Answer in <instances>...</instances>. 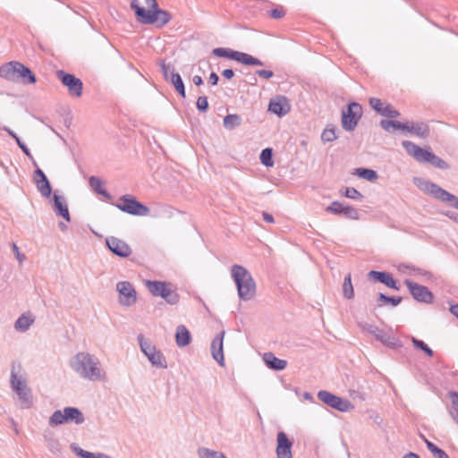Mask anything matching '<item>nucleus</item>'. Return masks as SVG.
<instances>
[{"instance_id":"nucleus-29","label":"nucleus","mask_w":458,"mask_h":458,"mask_svg":"<svg viewBox=\"0 0 458 458\" xmlns=\"http://www.w3.org/2000/svg\"><path fill=\"white\" fill-rule=\"evenodd\" d=\"M65 423H75L76 425H81L85 421V417L81 411L77 407H65Z\"/></svg>"},{"instance_id":"nucleus-38","label":"nucleus","mask_w":458,"mask_h":458,"mask_svg":"<svg viewBox=\"0 0 458 458\" xmlns=\"http://www.w3.org/2000/svg\"><path fill=\"white\" fill-rule=\"evenodd\" d=\"M3 131H6L17 143V145L19 146V148L21 149V151L29 157V158H31L32 159V155L30 153V150L29 149V148L26 146V144L21 141V138L13 131L11 130L9 127L7 126H4L2 128Z\"/></svg>"},{"instance_id":"nucleus-52","label":"nucleus","mask_w":458,"mask_h":458,"mask_svg":"<svg viewBox=\"0 0 458 458\" xmlns=\"http://www.w3.org/2000/svg\"><path fill=\"white\" fill-rule=\"evenodd\" d=\"M12 250L16 259H18L19 263L21 264L25 260L26 256L23 253L20 252L19 247L14 242H13L12 244Z\"/></svg>"},{"instance_id":"nucleus-40","label":"nucleus","mask_w":458,"mask_h":458,"mask_svg":"<svg viewBox=\"0 0 458 458\" xmlns=\"http://www.w3.org/2000/svg\"><path fill=\"white\" fill-rule=\"evenodd\" d=\"M343 294L344 298L350 300L354 297V290L352 284V276L349 273L344 276V283H343Z\"/></svg>"},{"instance_id":"nucleus-23","label":"nucleus","mask_w":458,"mask_h":458,"mask_svg":"<svg viewBox=\"0 0 458 458\" xmlns=\"http://www.w3.org/2000/svg\"><path fill=\"white\" fill-rule=\"evenodd\" d=\"M268 111L282 117L290 111L286 98H272L268 104Z\"/></svg>"},{"instance_id":"nucleus-53","label":"nucleus","mask_w":458,"mask_h":458,"mask_svg":"<svg viewBox=\"0 0 458 458\" xmlns=\"http://www.w3.org/2000/svg\"><path fill=\"white\" fill-rule=\"evenodd\" d=\"M48 447L49 449L54 453L57 454L60 453L61 447L58 440L51 438L48 440Z\"/></svg>"},{"instance_id":"nucleus-47","label":"nucleus","mask_w":458,"mask_h":458,"mask_svg":"<svg viewBox=\"0 0 458 458\" xmlns=\"http://www.w3.org/2000/svg\"><path fill=\"white\" fill-rule=\"evenodd\" d=\"M341 193L344 197L352 199H360L363 198L362 194L358 190L352 187H346L344 189V191Z\"/></svg>"},{"instance_id":"nucleus-21","label":"nucleus","mask_w":458,"mask_h":458,"mask_svg":"<svg viewBox=\"0 0 458 458\" xmlns=\"http://www.w3.org/2000/svg\"><path fill=\"white\" fill-rule=\"evenodd\" d=\"M52 208L57 216L64 218L66 222H71V215L69 212L66 199L64 196L55 191L52 198Z\"/></svg>"},{"instance_id":"nucleus-16","label":"nucleus","mask_w":458,"mask_h":458,"mask_svg":"<svg viewBox=\"0 0 458 458\" xmlns=\"http://www.w3.org/2000/svg\"><path fill=\"white\" fill-rule=\"evenodd\" d=\"M116 290L120 294V303L123 306H131L137 301V293L132 284L128 281L117 283Z\"/></svg>"},{"instance_id":"nucleus-37","label":"nucleus","mask_w":458,"mask_h":458,"mask_svg":"<svg viewBox=\"0 0 458 458\" xmlns=\"http://www.w3.org/2000/svg\"><path fill=\"white\" fill-rule=\"evenodd\" d=\"M242 116L237 114H229L224 117L223 124L226 130L232 131L242 124Z\"/></svg>"},{"instance_id":"nucleus-5","label":"nucleus","mask_w":458,"mask_h":458,"mask_svg":"<svg viewBox=\"0 0 458 458\" xmlns=\"http://www.w3.org/2000/svg\"><path fill=\"white\" fill-rule=\"evenodd\" d=\"M363 114L362 106L355 101L348 103L341 112V125L346 131H353Z\"/></svg>"},{"instance_id":"nucleus-43","label":"nucleus","mask_w":458,"mask_h":458,"mask_svg":"<svg viewBox=\"0 0 458 458\" xmlns=\"http://www.w3.org/2000/svg\"><path fill=\"white\" fill-rule=\"evenodd\" d=\"M411 343L415 349L422 351L427 356L432 357L434 355V351L424 341L412 336Z\"/></svg>"},{"instance_id":"nucleus-58","label":"nucleus","mask_w":458,"mask_h":458,"mask_svg":"<svg viewBox=\"0 0 458 458\" xmlns=\"http://www.w3.org/2000/svg\"><path fill=\"white\" fill-rule=\"evenodd\" d=\"M393 120L383 119L380 121V126L386 131H390V128H392Z\"/></svg>"},{"instance_id":"nucleus-55","label":"nucleus","mask_w":458,"mask_h":458,"mask_svg":"<svg viewBox=\"0 0 458 458\" xmlns=\"http://www.w3.org/2000/svg\"><path fill=\"white\" fill-rule=\"evenodd\" d=\"M159 66L161 68V71H162L165 80L168 81L169 80V74H168L169 66L165 64V61L163 59L159 60Z\"/></svg>"},{"instance_id":"nucleus-30","label":"nucleus","mask_w":458,"mask_h":458,"mask_svg":"<svg viewBox=\"0 0 458 458\" xmlns=\"http://www.w3.org/2000/svg\"><path fill=\"white\" fill-rule=\"evenodd\" d=\"M175 343L179 347H185L191 343V335L185 326L179 325L176 327Z\"/></svg>"},{"instance_id":"nucleus-20","label":"nucleus","mask_w":458,"mask_h":458,"mask_svg":"<svg viewBox=\"0 0 458 458\" xmlns=\"http://www.w3.org/2000/svg\"><path fill=\"white\" fill-rule=\"evenodd\" d=\"M33 182L38 191L44 198H50L52 194V185L42 169L37 167L34 170Z\"/></svg>"},{"instance_id":"nucleus-54","label":"nucleus","mask_w":458,"mask_h":458,"mask_svg":"<svg viewBox=\"0 0 458 458\" xmlns=\"http://www.w3.org/2000/svg\"><path fill=\"white\" fill-rule=\"evenodd\" d=\"M255 74L264 79H270L274 76V72L270 70H257Z\"/></svg>"},{"instance_id":"nucleus-17","label":"nucleus","mask_w":458,"mask_h":458,"mask_svg":"<svg viewBox=\"0 0 458 458\" xmlns=\"http://www.w3.org/2000/svg\"><path fill=\"white\" fill-rule=\"evenodd\" d=\"M106 244L109 250L119 258H128L131 254L130 245L117 237H107L106 239Z\"/></svg>"},{"instance_id":"nucleus-18","label":"nucleus","mask_w":458,"mask_h":458,"mask_svg":"<svg viewBox=\"0 0 458 458\" xmlns=\"http://www.w3.org/2000/svg\"><path fill=\"white\" fill-rule=\"evenodd\" d=\"M367 277L369 281L374 283H381L386 287L398 291L400 284L394 278L393 275L387 271L371 270L368 273Z\"/></svg>"},{"instance_id":"nucleus-51","label":"nucleus","mask_w":458,"mask_h":458,"mask_svg":"<svg viewBox=\"0 0 458 458\" xmlns=\"http://www.w3.org/2000/svg\"><path fill=\"white\" fill-rule=\"evenodd\" d=\"M426 445L434 457H436L443 450L429 440H426Z\"/></svg>"},{"instance_id":"nucleus-26","label":"nucleus","mask_w":458,"mask_h":458,"mask_svg":"<svg viewBox=\"0 0 458 458\" xmlns=\"http://www.w3.org/2000/svg\"><path fill=\"white\" fill-rule=\"evenodd\" d=\"M19 64L20 62L18 61H11L2 64L0 66V77L10 81H16V75Z\"/></svg>"},{"instance_id":"nucleus-31","label":"nucleus","mask_w":458,"mask_h":458,"mask_svg":"<svg viewBox=\"0 0 458 458\" xmlns=\"http://www.w3.org/2000/svg\"><path fill=\"white\" fill-rule=\"evenodd\" d=\"M35 318L31 313L22 314L14 323V328L17 331L26 332L34 323Z\"/></svg>"},{"instance_id":"nucleus-45","label":"nucleus","mask_w":458,"mask_h":458,"mask_svg":"<svg viewBox=\"0 0 458 458\" xmlns=\"http://www.w3.org/2000/svg\"><path fill=\"white\" fill-rule=\"evenodd\" d=\"M369 103L371 106V108L377 112V114H382V111L384 109V106L386 103H384L381 99L377 98H370L369 99Z\"/></svg>"},{"instance_id":"nucleus-4","label":"nucleus","mask_w":458,"mask_h":458,"mask_svg":"<svg viewBox=\"0 0 458 458\" xmlns=\"http://www.w3.org/2000/svg\"><path fill=\"white\" fill-rule=\"evenodd\" d=\"M413 182L422 191L449 207L458 209V197L441 188L438 184L420 177H414Z\"/></svg>"},{"instance_id":"nucleus-62","label":"nucleus","mask_w":458,"mask_h":458,"mask_svg":"<svg viewBox=\"0 0 458 458\" xmlns=\"http://www.w3.org/2000/svg\"><path fill=\"white\" fill-rule=\"evenodd\" d=\"M145 2L148 6V10H155L157 7H158L157 0H145Z\"/></svg>"},{"instance_id":"nucleus-14","label":"nucleus","mask_w":458,"mask_h":458,"mask_svg":"<svg viewBox=\"0 0 458 458\" xmlns=\"http://www.w3.org/2000/svg\"><path fill=\"white\" fill-rule=\"evenodd\" d=\"M367 330L386 347L395 350L403 346L402 342L397 337L378 328L377 326L369 325Z\"/></svg>"},{"instance_id":"nucleus-64","label":"nucleus","mask_w":458,"mask_h":458,"mask_svg":"<svg viewBox=\"0 0 458 458\" xmlns=\"http://www.w3.org/2000/svg\"><path fill=\"white\" fill-rule=\"evenodd\" d=\"M450 312L455 316L458 319V303L452 304L450 307Z\"/></svg>"},{"instance_id":"nucleus-25","label":"nucleus","mask_w":458,"mask_h":458,"mask_svg":"<svg viewBox=\"0 0 458 458\" xmlns=\"http://www.w3.org/2000/svg\"><path fill=\"white\" fill-rule=\"evenodd\" d=\"M18 66L16 81H20L23 84H34L37 82V77L30 68L21 63Z\"/></svg>"},{"instance_id":"nucleus-35","label":"nucleus","mask_w":458,"mask_h":458,"mask_svg":"<svg viewBox=\"0 0 458 458\" xmlns=\"http://www.w3.org/2000/svg\"><path fill=\"white\" fill-rule=\"evenodd\" d=\"M338 128L333 123H329L326 126L321 133V140L324 143L332 142L338 138Z\"/></svg>"},{"instance_id":"nucleus-48","label":"nucleus","mask_w":458,"mask_h":458,"mask_svg":"<svg viewBox=\"0 0 458 458\" xmlns=\"http://www.w3.org/2000/svg\"><path fill=\"white\" fill-rule=\"evenodd\" d=\"M196 107L200 113L208 112L209 104L206 96H199L196 102Z\"/></svg>"},{"instance_id":"nucleus-28","label":"nucleus","mask_w":458,"mask_h":458,"mask_svg":"<svg viewBox=\"0 0 458 458\" xmlns=\"http://www.w3.org/2000/svg\"><path fill=\"white\" fill-rule=\"evenodd\" d=\"M421 163L430 164L432 166L441 170H447L450 168V165L447 162L428 149H427Z\"/></svg>"},{"instance_id":"nucleus-60","label":"nucleus","mask_w":458,"mask_h":458,"mask_svg":"<svg viewBox=\"0 0 458 458\" xmlns=\"http://www.w3.org/2000/svg\"><path fill=\"white\" fill-rule=\"evenodd\" d=\"M219 81V77L218 75L215 72H212L209 75V78H208V82L215 86L218 83Z\"/></svg>"},{"instance_id":"nucleus-19","label":"nucleus","mask_w":458,"mask_h":458,"mask_svg":"<svg viewBox=\"0 0 458 458\" xmlns=\"http://www.w3.org/2000/svg\"><path fill=\"white\" fill-rule=\"evenodd\" d=\"M293 440L284 431H279L276 436V458H293Z\"/></svg>"},{"instance_id":"nucleus-63","label":"nucleus","mask_w":458,"mask_h":458,"mask_svg":"<svg viewBox=\"0 0 458 458\" xmlns=\"http://www.w3.org/2000/svg\"><path fill=\"white\" fill-rule=\"evenodd\" d=\"M262 216H263V219L267 222V223H274L275 222V219H274V216L267 213V212H263L262 213Z\"/></svg>"},{"instance_id":"nucleus-12","label":"nucleus","mask_w":458,"mask_h":458,"mask_svg":"<svg viewBox=\"0 0 458 458\" xmlns=\"http://www.w3.org/2000/svg\"><path fill=\"white\" fill-rule=\"evenodd\" d=\"M56 75L62 84L67 88L70 96L80 98L82 95L83 83L81 79L64 70L57 71Z\"/></svg>"},{"instance_id":"nucleus-22","label":"nucleus","mask_w":458,"mask_h":458,"mask_svg":"<svg viewBox=\"0 0 458 458\" xmlns=\"http://www.w3.org/2000/svg\"><path fill=\"white\" fill-rule=\"evenodd\" d=\"M225 332L223 330L211 342V354L213 359L220 365L225 366L224 357V336Z\"/></svg>"},{"instance_id":"nucleus-44","label":"nucleus","mask_w":458,"mask_h":458,"mask_svg":"<svg viewBox=\"0 0 458 458\" xmlns=\"http://www.w3.org/2000/svg\"><path fill=\"white\" fill-rule=\"evenodd\" d=\"M259 159L265 166L272 167L274 165L273 149L271 148H264L259 155Z\"/></svg>"},{"instance_id":"nucleus-27","label":"nucleus","mask_w":458,"mask_h":458,"mask_svg":"<svg viewBox=\"0 0 458 458\" xmlns=\"http://www.w3.org/2000/svg\"><path fill=\"white\" fill-rule=\"evenodd\" d=\"M402 145L410 156L415 158L419 163H421L427 149L410 140H403Z\"/></svg>"},{"instance_id":"nucleus-2","label":"nucleus","mask_w":458,"mask_h":458,"mask_svg":"<svg viewBox=\"0 0 458 458\" xmlns=\"http://www.w3.org/2000/svg\"><path fill=\"white\" fill-rule=\"evenodd\" d=\"M231 276L233 280L238 297L241 301H249L256 295V282L250 271L242 265H233Z\"/></svg>"},{"instance_id":"nucleus-3","label":"nucleus","mask_w":458,"mask_h":458,"mask_svg":"<svg viewBox=\"0 0 458 458\" xmlns=\"http://www.w3.org/2000/svg\"><path fill=\"white\" fill-rule=\"evenodd\" d=\"M130 7L134 12L136 21L141 24H156L157 28H162L172 20V14L159 6L155 10H147L140 6L139 0H131Z\"/></svg>"},{"instance_id":"nucleus-61","label":"nucleus","mask_w":458,"mask_h":458,"mask_svg":"<svg viewBox=\"0 0 458 458\" xmlns=\"http://www.w3.org/2000/svg\"><path fill=\"white\" fill-rule=\"evenodd\" d=\"M449 415L453 419V420L458 424V411L454 409L453 406L448 410Z\"/></svg>"},{"instance_id":"nucleus-34","label":"nucleus","mask_w":458,"mask_h":458,"mask_svg":"<svg viewBox=\"0 0 458 458\" xmlns=\"http://www.w3.org/2000/svg\"><path fill=\"white\" fill-rule=\"evenodd\" d=\"M89 183L91 189L98 194L103 196L106 199H112V195L106 189H103V182L98 177L94 175L90 176Z\"/></svg>"},{"instance_id":"nucleus-49","label":"nucleus","mask_w":458,"mask_h":458,"mask_svg":"<svg viewBox=\"0 0 458 458\" xmlns=\"http://www.w3.org/2000/svg\"><path fill=\"white\" fill-rule=\"evenodd\" d=\"M269 16L273 19L278 20L283 18L285 15V12L283 9V7H276L274 9H271L269 12Z\"/></svg>"},{"instance_id":"nucleus-7","label":"nucleus","mask_w":458,"mask_h":458,"mask_svg":"<svg viewBox=\"0 0 458 458\" xmlns=\"http://www.w3.org/2000/svg\"><path fill=\"white\" fill-rule=\"evenodd\" d=\"M140 351L147 356L151 365L157 369H166L167 362L165 355L156 346L152 344L151 341L145 338L142 334L137 337Z\"/></svg>"},{"instance_id":"nucleus-6","label":"nucleus","mask_w":458,"mask_h":458,"mask_svg":"<svg viewBox=\"0 0 458 458\" xmlns=\"http://www.w3.org/2000/svg\"><path fill=\"white\" fill-rule=\"evenodd\" d=\"M212 54L217 57L227 58L236 61L240 64L250 66H263L264 63L259 58L237 50L228 47H216L212 50Z\"/></svg>"},{"instance_id":"nucleus-33","label":"nucleus","mask_w":458,"mask_h":458,"mask_svg":"<svg viewBox=\"0 0 458 458\" xmlns=\"http://www.w3.org/2000/svg\"><path fill=\"white\" fill-rule=\"evenodd\" d=\"M167 81H170L172 85L174 86L176 92L183 98H186V92H185V86L184 82L181 77V75L174 72V70L172 71L171 75L169 77V80Z\"/></svg>"},{"instance_id":"nucleus-59","label":"nucleus","mask_w":458,"mask_h":458,"mask_svg":"<svg viewBox=\"0 0 458 458\" xmlns=\"http://www.w3.org/2000/svg\"><path fill=\"white\" fill-rule=\"evenodd\" d=\"M221 74L226 80H232L234 77V72L233 69H225L222 71Z\"/></svg>"},{"instance_id":"nucleus-42","label":"nucleus","mask_w":458,"mask_h":458,"mask_svg":"<svg viewBox=\"0 0 458 458\" xmlns=\"http://www.w3.org/2000/svg\"><path fill=\"white\" fill-rule=\"evenodd\" d=\"M199 458H227L222 452L214 451L207 447L198 449Z\"/></svg>"},{"instance_id":"nucleus-46","label":"nucleus","mask_w":458,"mask_h":458,"mask_svg":"<svg viewBox=\"0 0 458 458\" xmlns=\"http://www.w3.org/2000/svg\"><path fill=\"white\" fill-rule=\"evenodd\" d=\"M382 116L387 118H396L400 115V112L393 107L391 104H386L381 114Z\"/></svg>"},{"instance_id":"nucleus-24","label":"nucleus","mask_w":458,"mask_h":458,"mask_svg":"<svg viewBox=\"0 0 458 458\" xmlns=\"http://www.w3.org/2000/svg\"><path fill=\"white\" fill-rule=\"evenodd\" d=\"M263 360L268 369L275 371H282L287 366V360L277 358L273 352H265Z\"/></svg>"},{"instance_id":"nucleus-11","label":"nucleus","mask_w":458,"mask_h":458,"mask_svg":"<svg viewBox=\"0 0 458 458\" xmlns=\"http://www.w3.org/2000/svg\"><path fill=\"white\" fill-rule=\"evenodd\" d=\"M318 398L323 403L342 412L348 411L350 409L353 408V405L350 401L344 399L326 390H320L318 393Z\"/></svg>"},{"instance_id":"nucleus-32","label":"nucleus","mask_w":458,"mask_h":458,"mask_svg":"<svg viewBox=\"0 0 458 458\" xmlns=\"http://www.w3.org/2000/svg\"><path fill=\"white\" fill-rule=\"evenodd\" d=\"M408 132H412L422 139H426L429 136L430 128L423 122L410 123Z\"/></svg>"},{"instance_id":"nucleus-41","label":"nucleus","mask_w":458,"mask_h":458,"mask_svg":"<svg viewBox=\"0 0 458 458\" xmlns=\"http://www.w3.org/2000/svg\"><path fill=\"white\" fill-rule=\"evenodd\" d=\"M65 420H66V417H65L64 409L63 411L56 410L50 416L48 423L51 427H55L58 425L65 424Z\"/></svg>"},{"instance_id":"nucleus-50","label":"nucleus","mask_w":458,"mask_h":458,"mask_svg":"<svg viewBox=\"0 0 458 458\" xmlns=\"http://www.w3.org/2000/svg\"><path fill=\"white\" fill-rule=\"evenodd\" d=\"M392 128H394V130H402L408 131V130H410V123H402L399 121L393 120Z\"/></svg>"},{"instance_id":"nucleus-1","label":"nucleus","mask_w":458,"mask_h":458,"mask_svg":"<svg viewBox=\"0 0 458 458\" xmlns=\"http://www.w3.org/2000/svg\"><path fill=\"white\" fill-rule=\"evenodd\" d=\"M70 365L77 374L88 380L98 381L103 377L98 360L89 352H78L71 359Z\"/></svg>"},{"instance_id":"nucleus-57","label":"nucleus","mask_w":458,"mask_h":458,"mask_svg":"<svg viewBox=\"0 0 458 458\" xmlns=\"http://www.w3.org/2000/svg\"><path fill=\"white\" fill-rule=\"evenodd\" d=\"M407 268H410L413 271H416L418 272L419 274L422 275V276H427L428 278H430L432 277V274L429 272V271H426L422 268H420V267H415L413 266H406Z\"/></svg>"},{"instance_id":"nucleus-56","label":"nucleus","mask_w":458,"mask_h":458,"mask_svg":"<svg viewBox=\"0 0 458 458\" xmlns=\"http://www.w3.org/2000/svg\"><path fill=\"white\" fill-rule=\"evenodd\" d=\"M448 394L452 402V406L458 411V392L451 391Z\"/></svg>"},{"instance_id":"nucleus-8","label":"nucleus","mask_w":458,"mask_h":458,"mask_svg":"<svg viewBox=\"0 0 458 458\" xmlns=\"http://www.w3.org/2000/svg\"><path fill=\"white\" fill-rule=\"evenodd\" d=\"M146 285L153 296L161 297L170 305L178 303L180 295L175 290L169 288V285H171L170 283L165 281L148 280Z\"/></svg>"},{"instance_id":"nucleus-10","label":"nucleus","mask_w":458,"mask_h":458,"mask_svg":"<svg viewBox=\"0 0 458 458\" xmlns=\"http://www.w3.org/2000/svg\"><path fill=\"white\" fill-rule=\"evenodd\" d=\"M11 385L13 391L18 395L21 408H30L33 404V396L31 391L24 381H22L21 378H18L16 373L13 370H12L11 373Z\"/></svg>"},{"instance_id":"nucleus-15","label":"nucleus","mask_w":458,"mask_h":458,"mask_svg":"<svg viewBox=\"0 0 458 458\" xmlns=\"http://www.w3.org/2000/svg\"><path fill=\"white\" fill-rule=\"evenodd\" d=\"M327 213L342 216L346 219L358 220L360 218L358 210L351 205H344L340 201H333L326 208Z\"/></svg>"},{"instance_id":"nucleus-9","label":"nucleus","mask_w":458,"mask_h":458,"mask_svg":"<svg viewBox=\"0 0 458 458\" xmlns=\"http://www.w3.org/2000/svg\"><path fill=\"white\" fill-rule=\"evenodd\" d=\"M114 206L122 212L131 216H144L149 214V208L140 202L136 197L131 194L121 196L119 202L114 204Z\"/></svg>"},{"instance_id":"nucleus-36","label":"nucleus","mask_w":458,"mask_h":458,"mask_svg":"<svg viewBox=\"0 0 458 458\" xmlns=\"http://www.w3.org/2000/svg\"><path fill=\"white\" fill-rule=\"evenodd\" d=\"M354 174L358 177L367 180L369 182H376L378 179V174L376 170L366 167L356 168Z\"/></svg>"},{"instance_id":"nucleus-39","label":"nucleus","mask_w":458,"mask_h":458,"mask_svg":"<svg viewBox=\"0 0 458 458\" xmlns=\"http://www.w3.org/2000/svg\"><path fill=\"white\" fill-rule=\"evenodd\" d=\"M403 301V297L401 296H387L385 293H379L377 295L378 305H386L390 304L393 307L398 306Z\"/></svg>"},{"instance_id":"nucleus-13","label":"nucleus","mask_w":458,"mask_h":458,"mask_svg":"<svg viewBox=\"0 0 458 458\" xmlns=\"http://www.w3.org/2000/svg\"><path fill=\"white\" fill-rule=\"evenodd\" d=\"M404 284L410 294L416 301L426 304H431L434 301V294L427 286L421 285L410 279H405Z\"/></svg>"}]
</instances>
